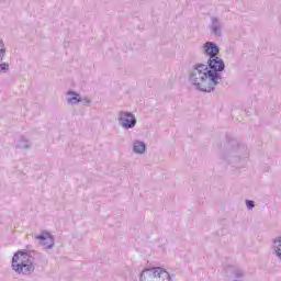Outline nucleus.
I'll return each mask as SVG.
<instances>
[{
    "label": "nucleus",
    "mask_w": 281,
    "mask_h": 281,
    "mask_svg": "<svg viewBox=\"0 0 281 281\" xmlns=\"http://www.w3.org/2000/svg\"><path fill=\"white\" fill-rule=\"evenodd\" d=\"M153 278H161L162 273H166V269L161 267L151 268Z\"/></svg>",
    "instance_id": "nucleus-14"
},
{
    "label": "nucleus",
    "mask_w": 281,
    "mask_h": 281,
    "mask_svg": "<svg viewBox=\"0 0 281 281\" xmlns=\"http://www.w3.org/2000/svg\"><path fill=\"white\" fill-rule=\"evenodd\" d=\"M32 146V143L30 139L25 138V136H21L15 145V148H30Z\"/></svg>",
    "instance_id": "nucleus-11"
},
{
    "label": "nucleus",
    "mask_w": 281,
    "mask_h": 281,
    "mask_svg": "<svg viewBox=\"0 0 281 281\" xmlns=\"http://www.w3.org/2000/svg\"><path fill=\"white\" fill-rule=\"evenodd\" d=\"M165 273L167 276V280L168 281H172V277L170 276V272L166 271Z\"/></svg>",
    "instance_id": "nucleus-20"
},
{
    "label": "nucleus",
    "mask_w": 281,
    "mask_h": 281,
    "mask_svg": "<svg viewBox=\"0 0 281 281\" xmlns=\"http://www.w3.org/2000/svg\"><path fill=\"white\" fill-rule=\"evenodd\" d=\"M209 30L211 34H213L217 38H221V36H223V22L221 21V19L212 16Z\"/></svg>",
    "instance_id": "nucleus-7"
},
{
    "label": "nucleus",
    "mask_w": 281,
    "mask_h": 281,
    "mask_svg": "<svg viewBox=\"0 0 281 281\" xmlns=\"http://www.w3.org/2000/svg\"><path fill=\"white\" fill-rule=\"evenodd\" d=\"M207 76L212 85H218V80H223V71H225V61L221 57H211L207 59Z\"/></svg>",
    "instance_id": "nucleus-4"
},
{
    "label": "nucleus",
    "mask_w": 281,
    "mask_h": 281,
    "mask_svg": "<svg viewBox=\"0 0 281 281\" xmlns=\"http://www.w3.org/2000/svg\"><path fill=\"white\" fill-rule=\"evenodd\" d=\"M133 151L137 155H144V153H146V143L142 140H135Z\"/></svg>",
    "instance_id": "nucleus-10"
},
{
    "label": "nucleus",
    "mask_w": 281,
    "mask_h": 281,
    "mask_svg": "<svg viewBox=\"0 0 281 281\" xmlns=\"http://www.w3.org/2000/svg\"><path fill=\"white\" fill-rule=\"evenodd\" d=\"M207 71V65L196 64L189 76L190 82L202 93H212L217 86V83H212Z\"/></svg>",
    "instance_id": "nucleus-2"
},
{
    "label": "nucleus",
    "mask_w": 281,
    "mask_h": 281,
    "mask_svg": "<svg viewBox=\"0 0 281 281\" xmlns=\"http://www.w3.org/2000/svg\"><path fill=\"white\" fill-rule=\"evenodd\" d=\"M203 50L209 58H215L221 54V47L214 42H206L203 44Z\"/></svg>",
    "instance_id": "nucleus-8"
},
{
    "label": "nucleus",
    "mask_w": 281,
    "mask_h": 281,
    "mask_svg": "<svg viewBox=\"0 0 281 281\" xmlns=\"http://www.w3.org/2000/svg\"><path fill=\"white\" fill-rule=\"evenodd\" d=\"M67 102L68 104H79V102H82V97H80V94L74 90H69L67 92Z\"/></svg>",
    "instance_id": "nucleus-9"
},
{
    "label": "nucleus",
    "mask_w": 281,
    "mask_h": 281,
    "mask_svg": "<svg viewBox=\"0 0 281 281\" xmlns=\"http://www.w3.org/2000/svg\"><path fill=\"white\" fill-rule=\"evenodd\" d=\"M140 281L153 280V268H145L139 277Z\"/></svg>",
    "instance_id": "nucleus-12"
},
{
    "label": "nucleus",
    "mask_w": 281,
    "mask_h": 281,
    "mask_svg": "<svg viewBox=\"0 0 281 281\" xmlns=\"http://www.w3.org/2000/svg\"><path fill=\"white\" fill-rule=\"evenodd\" d=\"M83 104H91V100L89 98L82 99Z\"/></svg>",
    "instance_id": "nucleus-19"
},
{
    "label": "nucleus",
    "mask_w": 281,
    "mask_h": 281,
    "mask_svg": "<svg viewBox=\"0 0 281 281\" xmlns=\"http://www.w3.org/2000/svg\"><path fill=\"white\" fill-rule=\"evenodd\" d=\"M226 151L221 155V159L227 161L233 168H240L243 157H247V146L243 142L226 136Z\"/></svg>",
    "instance_id": "nucleus-3"
},
{
    "label": "nucleus",
    "mask_w": 281,
    "mask_h": 281,
    "mask_svg": "<svg viewBox=\"0 0 281 281\" xmlns=\"http://www.w3.org/2000/svg\"><path fill=\"white\" fill-rule=\"evenodd\" d=\"M35 238L40 240V245L45 247V249H52L55 245L54 235L49 232L43 231L40 235H36Z\"/></svg>",
    "instance_id": "nucleus-6"
},
{
    "label": "nucleus",
    "mask_w": 281,
    "mask_h": 281,
    "mask_svg": "<svg viewBox=\"0 0 281 281\" xmlns=\"http://www.w3.org/2000/svg\"><path fill=\"white\" fill-rule=\"evenodd\" d=\"M4 45H5V44H3V41L0 40V63H1V60H3V57L5 56V48H4Z\"/></svg>",
    "instance_id": "nucleus-16"
},
{
    "label": "nucleus",
    "mask_w": 281,
    "mask_h": 281,
    "mask_svg": "<svg viewBox=\"0 0 281 281\" xmlns=\"http://www.w3.org/2000/svg\"><path fill=\"white\" fill-rule=\"evenodd\" d=\"M44 258L43 254L36 252V250H18L13 255L11 267L16 273L32 276L34 269H36V260H43Z\"/></svg>",
    "instance_id": "nucleus-1"
},
{
    "label": "nucleus",
    "mask_w": 281,
    "mask_h": 281,
    "mask_svg": "<svg viewBox=\"0 0 281 281\" xmlns=\"http://www.w3.org/2000/svg\"><path fill=\"white\" fill-rule=\"evenodd\" d=\"M117 120L120 126L125 131H131V128H135V126H137V119L135 117V114L131 112L121 110L117 114Z\"/></svg>",
    "instance_id": "nucleus-5"
},
{
    "label": "nucleus",
    "mask_w": 281,
    "mask_h": 281,
    "mask_svg": "<svg viewBox=\"0 0 281 281\" xmlns=\"http://www.w3.org/2000/svg\"><path fill=\"white\" fill-rule=\"evenodd\" d=\"M8 69H10V64L8 63L0 64V74L8 71Z\"/></svg>",
    "instance_id": "nucleus-17"
},
{
    "label": "nucleus",
    "mask_w": 281,
    "mask_h": 281,
    "mask_svg": "<svg viewBox=\"0 0 281 281\" xmlns=\"http://www.w3.org/2000/svg\"><path fill=\"white\" fill-rule=\"evenodd\" d=\"M274 243V254L281 260V237L273 240Z\"/></svg>",
    "instance_id": "nucleus-13"
},
{
    "label": "nucleus",
    "mask_w": 281,
    "mask_h": 281,
    "mask_svg": "<svg viewBox=\"0 0 281 281\" xmlns=\"http://www.w3.org/2000/svg\"><path fill=\"white\" fill-rule=\"evenodd\" d=\"M233 276L234 278H236L237 280H243V278H245V270L243 269H235L233 271Z\"/></svg>",
    "instance_id": "nucleus-15"
},
{
    "label": "nucleus",
    "mask_w": 281,
    "mask_h": 281,
    "mask_svg": "<svg viewBox=\"0 0 281 281\" xmlns=\"http://www.w3.org/2000/svg\"><path fill=\"white\" fill-rule=\"evenodd\" d=\"M246 206L248 210H251L252 207H256V202H254V200H246Z\"/></svg>",
    "instance_id": "nucleus-18"
}]
</instances>
